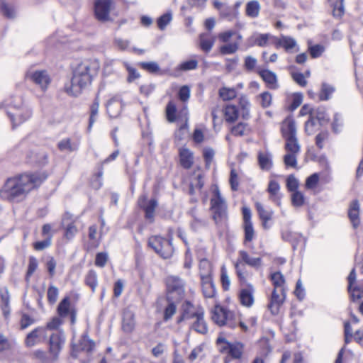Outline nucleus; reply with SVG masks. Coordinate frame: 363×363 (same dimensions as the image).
<instances>
[{
    "label": "nucleus",
    "mask_w": 363,
    "mask_h": 363,
    "mask_svg": "<svg viewBox=\"0 0 363 363\" xmlns=\"http://www.w3.org/2000/svg\"><path fill=\"white\" fill-rule=\"evenodd\" d=\"M49 176L47 170H35L9 177L0 188V198L9 203H19L31 192L38 191Z\"/></svg>",
    "instance_id": "obj_1"
},
{
    "label": "nucleus",
    "mask_w": 363,
    "mask_h": 363,
    "mask_svg": "<svg viewBox=\"0 0 363 363\" xmlns=\"http://www.w3.org/2000/svg\"><path fill=\"white\" fill-rule=\"evenodd\" d=\"M100 64L93 58H86L71 67L69 81L63 86L62 91L69 96L77 97L92 84L98 75Z\"/></svg>",
    "instance_id": "obj_2"
},
{
    "label": "nucleus",
    "mask_w": 363,
    "mask_h": 363,
    "mask_svg": "<svg viewBox=\"0 0 363 363\" xmlns=\"http://www.w3.org/2000/svg\"><path fill=\"white\" fill-rule=\"evenodd\" d=\"M211 314L213 322L219 327L225 326L230 329L239 328L244 333H248L257 325V315L250 314L244 316L240 311L230 310L219 303L213 306Z\"/></svg>",
    "instance_id": "obj_3"
},
{
    "label": "nucleus",
    "mask_w": 363,
    "mask_h": 363,
    "mask_svg": "<svg viewBox=\"0 0 363 363\" xmlns=\"http://www.w3.org/2000/svg\"><path fill=\"white\" fill-rule=\"evenodd\" d=\"M224 45L220 46L218 51L222 55L235 53L242 40L240 33L235 30H228L220 32L217 36L211 32L201 33L199 35L198 47L205 53H208L214 46L216 38Z\"/></svg>",
    "instance_id": "obj_4"
},
{
    "label": "nucleus",
    "mask_w": 363,
    "mask_h": 363,
    "mask_svg": "<svg viewBox=\"0 0 363 363\" xmlns=\"http://www.w3.org/2000/svg\"><path fill=\"white\" fill-rule=\"evenodd\" d=\"M280 133L284 140L283 162L286 168H297V157L301 152V145L297 137L296 123L293 116H287L280 123Z\"/></svg>",
    "instance_id": "obj_5"
},
{
    "label": "nucleus",
    "mask_w": 363,
    "mask_h": 363,
    "mask_svg": "<svg viewBox=\"0 0 363 363\" xmlns=\"http://www.w3.org/2000/svg\"><path fill=\"white\" fill-rule=\"evenodd\" d=\"M13 152L26 164L43 167L48 163V154L28 139V135L21 139L13 147Z\"/></svg>",
    "instance_id": "obj_6"
},
{
    "label": "nucleus",
    "mask_w": 363,
    "mask_h": 363,
    "mask_svg": "<svg viewBox=\"0 0 363 363\" xmlns=\"http://www.w3.org/2000/svg\"><path fill=\"white\" fill-rule=\"evenodd\" d=\"M269 279L272 286L270 296L268 298L267 309L271 315H278L284 305L287 293L286 279L281 272L270 273Z\"/></svg>",
    "instance_id": "obj_7"
},
{
    "label": "nucleus",
    "mask_w": 363,
    "mask_h": 363,
    "mask_svg": "<svg viewBox=\"0 0 363 363\" xmlns=\"http://www.w3.org/2000/svg\"><path fill=\"white\" fill-rule=\"evenodd\" d=\"M236 277H251L252 273L247 270V266L255 269H261L263 266V260L261 257H252L245 250L238 252V257L233 262Z\"/></svg>",
    "instance_id": "obj_8"
},
{
    "label": "nucleus",
    "mask_w": 363,
    "mask_h": 363,
    "mask_svg": "<svg viewBox=\"0 0 363 363\" xmlns=\"http://www.w3.org/2000/svg\"><path fill=\"white\" fill-rule=\"evenodd\" d=\"M211 194L209 207L211 218L216 224L220 223L228 218V203L217 184L212 186Z\"/></svg>",
    "instance_id": "obj_9"
},
{
    "label": "nucleus",
    "mask_w": 363,
    "mask_h": 363,
    "mask_svg": "<svg viewBox=\"0 0 363 363\" xmlns=\"http://www.w3.org/2000/svg\"><path fill=\"white\" fill-rule=\"evenodd\" d=\"M250 104L245 96H241L238 99V105L235 106L232 104L225 105L223 110V114L225 121L227 123L232 124L236 122L240 114L244 120L250 118Z\"/></svg>",
    "instance_id": "obj_10"
},
{
    "label": "nucleus",
    "mask_w": 363,
    "mask_h": 363,
    "mask_svg": "<svg viewBox=\"0 0 363 363\" xmlns=\"http://www.w3.org/2000/svg\"><path fill=\"white\" fill-rule=\"evenodd\" d=\"M218 351L224 354L223 362L230 363L233 360H240L244 354L245 345L240 341L230 342L223 337L216 340Z\"/></svg>",
    "instance_id": "obj_11"
},
{
    "label": "nucleus",
    "mask_w": 363,
    "mask_h": 363,
    "mask_svg": "<svg viewBox=\"0 0 363 363\" xmlns=\"http://www.w3.org/2000/svg\"><path fill=\"white\" fill-rule=\"evenodd\" d=\"M250 277H237L239 289L237 299L239 304L245 308H251L255 303L256 289L253 284L249 282Z\"/></svg>",
    "instance_id": "obj_12"
},
{
    "label": "nucleus",
    "mask_w": 363,
    "mask_h": 363,
    "mask_svg": "<svg viewBox=\"0 0 363 363\" xmlns=\"http://www.w3.org/2000/svg\"><path fill=\"white\" fill-rule=\"evenodd\" d=\"M166 299L182 301L186 296L185 280L177 275H169L164 281Z\"/></svg>",
    "instance_id": "obj_13"
},
{
    "label": "nucleus",
    "mask_w": 363,
    "mask_h": 363,
    "mask_svg": "<svg viewBox=\"0 0 363 363\" xmlns=\"http://www.w3.org/2000/svg\"><path fill=\"white\" fill-rule=\"evenodd\" d=\"M241 212L242 216V228L243 230L242 245L251 248L253 241L257 238V233L252 220V211L249 207L242 206Z\"/></svg>",
    "instance_id": "obj_14"
},
{
    "label": "nucleus",
    "mask_w": 363,
    "mask_h": 363,
    "mask_svg": "<svg viewBox=\"0 0 363 363\" xmlns=\"http://www.w3.org/2000/svg\"><path fill=\"white\" fill-rule=\"evenodd\" d=\"M147 246L163 259H169L174 254L171 240L160 235L150 236L147 240Z\"/></svg>",
    "instance_id": "obj_15"
},
{
    "label": "nucleus",
    "mask_w": 363,
    "mask_h": 363,
    "mask_svg": "<svg viewBox=\"0 0 363 363\" xmlns=\"http://www.w3.org/2000/svg\"><path fill=\"white\" fill-rule=\"evenodd\" d=\"M114 0H94L93 11L94 18L100 22L111 20V13L115 9Z\"/></svg>",
    "instance_id": "obj_16"
},
{
    "label": "nucleus",
    "mask_w": 363,
    "mask_h": 363,
    "mask_svg": "<svg viewBox=\"0 0 363 363\" xmlns=\"http://www.w3.org/2000/svg\"><path fill=\"white\" fill-rule=\"evenodd\" d=\"M71 299V296H65L57 307V313L60 318L69 317L70 324L74 325L77 320V309L72 303Z\"/></svg>",
    "instance_id": "obj_17"
},
{
    "label": "nucleus",
    "mask_w": 363,
    "mask_h": 363,
    "mask_svg": "<svg viewBox=\"0 0 363 363\" xmlns=\"http://www.w3.org/2000/svg\"><path fill=\"white\" fill-rule=\"evenodd\" d=\"M165 116L166 119L169 123L175 121H187L188 120V109L186 106H184L180 108H177V103L170 100L165 107Z\"/></svg>",
    "instance_id": "obj_18"
},
{
    "label": "nucleus",
    "mask_w": 363,
    "mask_h": 363,
    "mask_svg": "<svg viewBox=\"0 0 363 363\" xmlns=\"http://www.w3.org/2000/svg\"><path fill=\"white\" fill-rule=\"evenodd\" d=\"M25 78L39 86L43 91L48 89L51 83L50 76L45 69L28 71L25 74Z\"/></svg>",
    "instance_id": "obj_19"
},
{
    "label": "nucleus",
    "mask_w": 363,
    "mask_h": 363,
    "mask_svg": "<svg viewBox=\"0 0 363 363\" xmlns=\"http://www.w3.org/2000/svg\"><path fill=\"white\" fill-rule=\"evenodd\" d=\"M65 343V337L62 331L52 333L48 339V350L53 359H58L60 354Z\"/></svg>",
    "instance_id": "obj_20"
},
{
    "label": "nucleus",
    "mask_w": 363,
    "mask_h": 363,
    "mask_svg": "<svg viewBox=\"0 0 363 363\" xmlns=\"http://www.w3.org/2000/svg\"><path fill=\"white\" fill-rule=\"evenodd\" d=\"M7 114L13 124V128L21 125L31 116L30 111L23 106L9 108Z\"/></svg>",
    "instance_id": "obj_21"
},
{
    "label": "nucleus",
    "mask_w": 363,
    "mask_h": 363,
    "mask_svg": "<svg viewBox=\"0 0 363 363\" xmlns=\"http://www.w3.org/2000/svg\"><path fill=\"white\" fill-rule=\"evenodd\" d=\"M101 242V234L98 233V226L93 224L88 228L87 240L83 244V249L86 252L96 250Z\"/></svg>",
    "instance_id": "obj_22"
},
{
    "label": "nucleus",
    "mask_w": 363,
    "mask_h": 363,
    "mask_svg": "<svg viewBox=\"0 0 363 363\" xmlns=\"http://www.w3.org/2000/svg\"><path fill=\"white\" fill-rule=\"evenodd\" d=\"M138 204L145 213V218L150 223L155 220V211L157 207V201L156 199L147 200L146 196H141L138 200Z\"/></svg>",
    "instance_id": "obj_23"
},
{
    "label": "nucleus",
    "mask_w": 363,
    "mask_h": 363,
    "mask_svg": "<svg viewBox=\"0 0 363 363\" xmlns=\"http://www.w3.org/2000/svg\"><path fill=\"white\" fill-rule=\"evenodd\" d=\"M46 333L43 326H38L30 330L25 337L23 343L26 347L32 348L43 342Z\"/></svg>",
    "instance_id": "obj_24"
},
{
    "label": "nucleus",
    "mask_w": 363,
    "mask_h": 363,
    "mask_svg": "<svg viewBox=\"0 0 363 363\" xmlns=\"http://www.w3.org/2000/svg\"><path fill=\"white\" fill-rule=\"evenodd\" d=\"M194 153L186 145L178 148V164L184 169H190L194 164Z\"/></svg>",
    "instance_id": "obj_25"
},
{
    "label": "nucleus",
    "mask_w": 363,
    "mask_h": 363,
    "mask_svg": "<svg viewBox=\"0 0 363 363\" xmlns=\"http://www.w3.org/2000/svg\"><path fill=\"white\" fill-rule=\"evenodd\" d=\"M356 270L354 268H353L347 277V290L350 294L351 301L354 302L357 301L363 298V289L359 286L354 285L356 283Z\"/></svg>",
    "instance_id": "obj_26"
},
{
    "label": "nucleus",
    "mask_w": 363,
    "mask_h": 363,
    "mask_svg": "<svg viewBox=\"0 0 363 363\" xmlns=\"http://www.w3.org/2000/svg\"><path fill=\"white\" fill-rule=\"evenodd\" d=\"M255 208L257 211L259 219L261 221L262 226L264 229L270 228V221L273 220L274 211L271 208H267L261 202L256 201Z\"/></svg>",
    "instance_id": "obj_27"
},
{
    "label": "nucleus",
    "mask_w": 363,
    "mask_h": 363,
    "mask_svg": "<svg viewBox=\"0 0 363 363\" xmlns=\"http://www.w3.org/2000/svg\"><path fill=\"white\" fill-rule=\"evenodd\" d=\"M203 311L201 307H196L189 301H185L182 305V314L177 319V323H181L184 320L195 318Z\"/></svg>",
    "instance_id": "obj_28"
},
{
    "label": "nucleus",
    "mask_w": 363,
    "mask_h": 363,
    "mask_svg": "<svg viewBox=\"0 0 363 363\" xmlns=\"http://www.w3.org/2000/svg\"><path fill=\"white\" fill-rule=\"evenodd\" d=\"M95 347V342L89 338L88 335H83L77 344L72 346V353L75 357L81 352H91Z\"/></svg>",
    "instance_id": "obj_29"
},
{
    "label": "nucleus",
    "mask_w": 363,
    "mask_h": 363,
    "mask_svg": "<svg viewBox=\"0 0 363 363\" xmlns=\"http://www.w3.org/2000/svg\"><path fill=\"white\" fill-rule=\"evenodd\" d=\"M201 291L205 299L218 301V294L213 279L200 280Z\"/></svg>",
    "instance_id": "obj_30"
},
{
    "label": "nucleus",
    "mask_w": 363,
    "mask_h": 363,
    "mask_svg": "<svg viewBox=\"0 0 363 363\" xmlns=\"http://www.w3.org/2000/svg\"><path fill=\"white\" fill-rule=\"evenodd\" d=\"M256 73L263 80L268 89L272 90L278 89L277 77L274 72L266 69H257Z\"/></svg>",
    "instance_id": "obj_31"
},
{
    "label": "nucleus",
    "mask_w": 363,
    "mask_h": 363,
    "mask_svg": "<svg viewBox=\"0 0 363 363\" xmlns=\"http://www.w3.org/2000/svg\"><path fill=\"white\" fill-rule=\"evenodd\" d=\"M280 189V184L277 180L270 179L269 181L267 188V192L269 194V199L278 206L281 205L282 197Z\"/></svg>",
    "instance_id": "obj_32"
},
{
    "label": "nucleus",
    "mask_w": 363,
    "mask_h": 363,
    "mask_svg": "<svg viewBox=\"0 0 363 363\" xmlns=\"http://www.w3.org/2000/svg\"><path fill=\"white\" fill-rule=\"evenodd\" d=\"M0 309L5 320L11 315L10 294L6 287L0 289Z\"/></svg>",
    "instance_id": "obj_33"
},
{
    "label": "nucleus",
    "mask_w": 363,
    "mask_h": 363,
    "mask_svg": "<svg viewBox=\"0 0 363 363\" xmlns=\"http://www.w3.org/2000/svg\"><path fill=\"white\" fill-rule=\"evenodd\" d=\"M199 276L200 280L213 279V264L206 258L201 259L199 262Z\"/></svg>",
    "instance_id": "obj_34"
},
{
    "label": "nucleus",
    "mask_w": 363,
    "mask_h": 363,
    "mask_svg": "<svg viewBox=\"0 0 363 363\" xmlns=\"http://www.w3.org/2000/svg\"><path fill=\"white\" fill-rule=\"evenodd\" d=\"M204 175L203 173L196 174L191 181L189 188V194L191 196L195 195L196 190L201 191L204 186ZM197 199L191 197L190 199L191 203H196Z\"/></svg>",
    "instance_id": "obj_35"
},
{
    "label": "nucleus",
    "mask_w": 363,
    "mask_h": 363,
    "mask_svg": "<svg viewBox=\"0 0 363 363\" xmlns=\"http://www.w3.org/2000/svg\"><path fill=\"white\" fill-rule=\"evenodd\" d=\"M348 218L354 228H357L360 224L359 203L357 200H353L348 208Z\"/></svg>",
    "instance_id": "obj_36"
},
{
    "label": "nucleus",
    "mask_w": 363,
    "mask_h": 363,
    "mask_svg": "<svg viewBox=\"0 0 363 363\" xmlns=\"http://www.w3.org/2000/svg\"><path fill=\"white\" fill-rule=\"evenodd\" d=\"M57 149L61 152H72L77 151L79 147V140H72L70 138L62 139L57 145Z\"/></svg>",
    "instance_id": "obj_37"
},
{
    "label": "nucleus",
    "mask_w": 363,
    "mask_h": 363,
    "mask_svg": "<svg viewBox=\"0 0 363 363\" xmlns=\"http://www.w3.org/2000/svg\"><path fill=\"white\" fill-rule=\"evenodd\" d=\"M257 162L262 171H269L273 167L272 155L269 152H259Z\"/></svg>",
    "instance_id": "obj_38"
},
{
    "label": "nucleus",
    "mask_w": 363,
    "mask_h": 363,
    "mask_svg": "<svg viewBox=\"0 0 363 363\" xmlns=\"http://www.w3.org/2000/svg\"><path fill=\"white\" fill-rule=\"evenodd\" d=\"M84 284L91 289L92 293H95L99 286L98 274L95 269H90L88 270L84 275Z\"/></svg>",
    "instance_id": "obj_39"
},
{
    "label": "nucleus",
    "mask_w": 363,
    "mask_h": 363,
    "mask_svg": "<svg viewBox=\"0 0 363 363\" xmlns=\"http://www.w3.org/2000/svg\"><path fill=\"white\" fill-rule=\"evenodd\" d=\"M303 95L296 92L288 96L285 101V109L288 111H295L302 103Z\"/></svg>",
    "instance_id": "obj_40"
},
{
    "label": "nucleus",
    "mask_w": 363,
    "mask_h": 363,
    "mask_svg": "<svg viewBox=\"0 0 363 363\" xmlns=\"http://www.w3.org/2000/svg\"><path fill=\"white\" fill-rule=\"evenodd\" d=\"M106 111L111 118L118 117L122 111V103L116 98H112L106 104Z\"/></svg>",
    "instance_id": "obj_41"
},
{
    "label": "nucleus",
    "mask_w": 363,
    "mask_h": 363,
    "mask_svg": "<svg viewBox=\"0 0 363 363\" xmlns=\"http://www.w3.org/2000/svg\"><path fill=\"white\" fill-rule=\"evenodd\" d=\"M250 131L249 124L244 122H239L230 129V134L235 137H242L250 133Z\"/></svg>",
    "instance_id": "obj_42"
},
{
    "label": "nucleus",
    "mask_w": 363,
    "mask_h": 363,
    "mask_svg": "<svg viewBox=\"0 0 363 363\" xmlns=\"http://www.w3.org/2000/svg\"><path fill=\"white\" fill-rule=\"evenodd\" d=\"M260 9L261 6L258 1H250L245 6V15L249 18H255L259 15Z\"/></svg>",
    "instance_id": "obj_43"
},
{
    "label": "nucleus",
    "mask_w": 363,
    "mask_h": 363,
    "mask_svg": "<svg viewBox=\"0 0 363 363\" xmlns=\"http://www.w3.org/2000/svg\"><path fill=\"white\" fill-rule=\"evenodd\" d=\"M31 357L40 363H53L57 360L53 359L49 352L38 349L31 353Z\"/></svg>",
    "instance_id": "obj_44"
},
{
    "label": "nucleus",
    "mask_w": 363,
    "mask_h": 363,
    "mask_svg": "<svg viewBox=\"0 0 363 363\" xmlns=\"http://www.w3.org/2000/svg\"><path fill=\"white\" fill-rule=\"evenodd\" d=\"M168 301V304L164 307L163 311V320L167 322L172 318L174 315L177 312V303L180 301H176V300L166 299Z\"/></svg>",
    "instance_id": "obj_45"
},
{
    "label": "nucleus",
    "mask_w": 363,
    "mask_h": 363,
    "mask_svg": "<svg viewBox=\"0 0 363 363\" xmlns=\"http://www.w3.org/2000/svg\"><path fill=\"white\" fill-rule=\"evenodd\" d=\"M137 65L144 71L152 74H162V72L156 62H140Z\"/></svg>",
    "instance_id": "obj_46"
},
{
    "label": "nucleus",
    "mask_w": 363,
    "mask_h": 363,
    "mask_svg": "<svg viewBox=\"0 0 363 363\" xmlns=\"http://www.w3.org/2000/svg\"><path fill=\"white\" fill-rule=\"evenodd\" d=\"M192 324V329L200 334L205 335L208 333V326L204 320V311L201 313Z\"/></svg>",
    "instance_id": "obj_47"
},
{
    "label": "nucleus",
    "mask_w": 363,
    "mask_h": 363,
    "mask_svg": "<svg viewBox=\"0 0 363 363\" xmlns=\"http://www.w3.org/2000/svg\"><path fill=\"white\" fill-rule=\"evenodd\" d=\"M332 15L335 18L341 19L345 15L344 0H337L330 4Z\"/></svg>",
    "instance_id": "obj_48"
},
{
    "label": "nucleus",
    "mask_w": 363,
    "mask_h": 363,
    "mask_svg": "<svg viewBox=\"0 0 363 363\" xmlns=\"http://www.w3.org/2000/svg\"><path fill=\"white\" fill-rule=\"evenodd\" d=\"M321 125L314 120L313 118L308 117V119L305 122L304 130L306 135H312L315 134L319 129Z\"/></svg>",
    "instance_id": "obj_49"
},
{
    "label": "nucleus",
    "mask_w": 363,
    "mask_h": 363,
    "mask_svg": "<svg viewBox=\"0 0 363 363\" xmlns=\"http://www.w3.org/2000/svg\"><path fill=\"white\" fill-rule=\"evenodd\" d=\"M99 108V99L96 97L89 106L90 116L89 120V129H91L93 124L96 121V117L98 114Z\"/></svg>",
    "instance_id": "obj_50"
},
{
    "label": "nucleus",
    "mask_w": 363,
    "mask_h": 363,
    "mask_svg": "<svg viewBox=\"0 0 363 363\" xmlns=\"http://www.w3.org/2000/svg\"><path fill=\"white\" fill-rule=\"evenodd\" d=\"M277 45L288 51L296 45V42L291 37L281 35L277 41Z\"/></svg>",
    "instance_id": "obj_51"
},
{
    "label": "nucleus",
    "mask_w": 363,
    "mask_h": 363,
    "mask_svg": "<svg viewBox=\"0 0 363 363\" xmlns=\"http://www.w3.org/2000/svg\"><path fill=\"white\" fill-rule=\"evenodd\" d=\"M335 89L333 86H330L326 83H323L321 85V89L318 95V98L319 101H327L328 100Z\"/></svg>",
    "instance_id": "obj_52"
},
{
    "label": "nucleus",
    "mask_w": 363,
    "mask_h": 363,
    "mask_svg": "<svg viewBox=\"0 0 363 363\" xmlns=\"http://www.w3.org/2000/svg\"><path fill=\"white\" fill-rule=\"evenodd\" d=\"M311 118H313L314 120L317 121L320 125L329 121V118L323 107L314 108L313 115Z\"/></svg>",
    "instance_id": "obj_53"
},
{
    "label": "nucleus",
    "mask_w": 363,
    "mask_h": 363,
    "mask_svg": "<svg viewBox=\"0 0 363 363\" xmlns=\"http://www.w3.org/2000/svg\"><path fill=\"white\" fill-rule=\"evenodd\" d=\"M38 262L37 259L34 256H30L28 257V264L26 270V273L25 275V280L26 281H29L30 277L33 276L34 272L38 269Z\"/></svg>",
    "instance_id": "obj_54"
},
{
    "label": "nucleus",
    "mask_w": 363,
    "mask_h": 363,
    "mask_svg": "<svg viewBox=\"0 0 363 363\" xmlns=\"http://www.w3.org/2000/svg\"><path fill=\"white\" fill-rule=\"evenodd\" d=\"M103 174H104V168L102 166H101L99 168L98 172L93 175V177L90 182L91 186L94 189L99 190L102 186V185H103V182H102Z\"/></svg>",
    "instance_id": "obj_55"
},
{
    "label": "nucleus",
    "mask_w": 363,
    "mask_h": 363,
    "mask_svg": "<svg viewBox=\"0 0 363 363\" xmlns=\"http://www.w3.org/2000/svg\"><path fill=\"white\" fill-rule=\"evenodd\" d=\"M330 133L328 130H323L319 132L315 138V143L319 150H322L326 142L329 140Z\"/></svg>",
    "instance_id": "obj_56"
},
{
    "label": "nucleus",
    "mask_w": 363,
    "mask_h": 363,
    "mask_svg": "<svg viewBox=\"0 0 363 363\" xmlns=\"http://www.w3.org/2000/svg\"><path fill=\"white\" fill-rule=\"evenodd\" d=\"M58 316L52 317L48 322L46 323L45 325L43 326L45 328V333L47 330H57L60 326L63 324V320Z\"/></svg>",
    "instance_id": "obj_57"
},
{
    "label": "nucleus",
    "mask_w": 363,
    "mask_h": 363,
    "mask_svg": "<svg viewBox=\"0 0 363 363\" xmlns=\"http://www.w3.org/2000/svg\"><path fill=\"white\" fill-rule=\"evenodd\" d=\"M219 96L223 101H230L236 98L237 91L234 88L222 87L219 89Z\"/></svg>",
    "instance_id": "obj_58"
},
{
    "label": "nucleus",
    "mask_w": 363,
    "mask_h": 363,
    "mask_svg": "<svg viewBox=\"0 0 363 363\" xmlns=\"http://www.w3.org/2000/svg\"><path fill=\"white\" fill-rule=\"evenodd\" d=\"M78 233L75 221H72L65 228L64 238L67 240H72Z\"/></svg>",
    "instance_id": "obj_59"
},
{
    "label": "nucleus",
    "mask_w": 363,
    "mask_h": 363,
    "mask_svg": "<svg viewBox=\"0 0 363 363\" xmlns=\"http://www.w3.org/2000/svg\"><path fill=\"white\" fill-rule=\"evenodd\" d=\"M259 104L263 108L269 107L272 104V95L267 91H263L257 96Z\"/></svg>",
    "instance_id": "obj_60"
},
{
    "label": "nucleus",
    "mask_w": 363,
    "mask_h": 363,
    "mask_svg": "<svg viewBox=\"0 0 363 363\" xmlns=\"http://www.w3.org/2000/svg\"><path fill=\"white\" fill-rule=\"evenodd\" d=\"M257 60L252 56H246L244 59V68L247 72H256L257 69H261L257 67Z\"/></svg>",
    "instance_id": "obj_61"
},
{
    "label": "nucleus",
    "mask_w": 363,
    "mask_h": 363,
    "mask_svg": "<svg viewBox=\"0 0 363 363\" xmlns=\"http://www.w3.org/2000/svg\"><path fill=\"white\" fill-rule=\"evenodd\" d=\"M310 76V72L306 71L305 74L301 72H294L291 74L293 80L301 87H305L307 85V80L306 77Z\"/></svg>",
    "instance_id": "obj_62"
},
{
    "label": "nucleus",
    "mask_w": 363,
    "mask_h": 363,
    "mask_svg": "<svg viewBox=\"0 0 363 363\" xmlns=\"http://www.w3.org/2000/svg\"><path fill=\"white\" fill-rule=\"evenodd\" d=\"M35 323L34 318H33L29 314L23 313L21 316L19 321L20 330H24L29 326L32 325Z\"/></svg>",
    "instance_id": "obj_63"
},
{
    "label": "nucleus",
    "mask_w": 363,
    "mask_h": 363,
    "mask_svg": "<svg viewBox=\"0 0 363 363\" xmlns=\"http://www.w3.org/2000/svg\"><path fill=\"white\" fill-rule=\"evenodd\" d=\"M299 183L294 174H290L286 179V187L288 191L294 192L298 190Z\"/></svg>",
    "instance_id": "obj_64"
}]
</instances>
